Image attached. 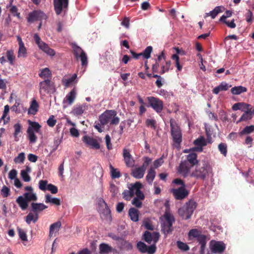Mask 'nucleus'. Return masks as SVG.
<instances>
[{
  "mask_svg": "<svg viewBox=\"0 0 254 254\" xmlns=\"http://www.w3.org/2000/svg\"><path fill=\"white\" fill-rule=\"evenodd\" d=\"M73 50L76 58H79L81 60L83 70L80 71V73L82 75L85 71L86 67L87 65L88 61L87 55L82 49L78 46H74L73 47Z\"/></svg>",
  "mask_w": 254,
  "mask_h": 254,
  "instance_id": "9",
  "label": "nucleus"
},
{
  "mask_svg": "<svg viewBox=\"0 0 254 254\" xmlns=\"http://www.w3.org/2000/svg\"><path fill=\"white\" fill-rule=\"evenodd\" d=\"M165 221L162 225V231L165 235L172 233L173 229L172 225L175 222L174 216L169 213H166L164 215Z\"/></svg>",
  "mask_w": 254,
  "mask_h": 254,
  "instance_id": "10",
  "label": "nucleus"
},
{
  "mask_svg": "<svg viewBox=\"0 0 254 254\" xmlns=\"http://www.w3.org/2000/svg\"><path fill=\"white\" fill-rule=\"evenodd\" d=\"M54 9L57 15L64 14L67 11L69 0H53Z\"/></svg>",
  "mask_w": 254,
  "mask_h": 254,
  "instance_id": "8",
  "label": "nucleus"
},
{
  "mask_svg": "<svg viewBox=\"0 0 254 254\" xmlns=\"http://www.w3.org/2000/svg\"><path fill=\"white\" fill-rule=\"evenodd\" d=\"M18 235L19 238L23 241H27V237L26 233L21 229H18Z\"/></svg>",
  "mask_w": 254,
  "mask_h": 254,
  "instance_id": "62",
  "label": "nucleus"
},
{
  "mask_svg": "<svg viewBox=\"0 0 254 254\" xmlns=\"http://www.w3.org/2000/svg\"><path fill=\"white\" fill-rule=\"evenodd\" d=\"M170 126L174 142L176 144V146L179 147L182 140L181 129L174 120H170Z\"/></svg>",
  "mask_w": 254,
  "mask_h": 254,
  "instance_id": "6",
  "label": "nucleus"
},
{
  "mask_svg": "<svg viewBox=\"0 0 254 254\" xmlns=\"http://www.w3.org/2000/svg\"><path fill=\"white\" fill-rule=\"evenodd\" d=\"M218 149L219 151L224 156H226L227 153V146L225 143H221L218 145Z\"/></svg>",
  "mask_w": 254,
  "mask_h": 254,
  "instance_id": "55",
  "label": "nucleus"
},
{
  "mask_svg": "<svg viewBox=\"0 0 254 254\" xmlns=\"http://www.w3.org/2000/svg\"><path fill=\"white\" fill-rule=\"evenodd\" d=\"M251 106L250 104L244 103L239 102L234 104L232 107L233 111L241 110L242 112L245 111L249 109Z\"/></svg>",
  "mask_w": 254,
  "mask_h": 254,
  "instance_id": "26",
  "label": "nucleus"
},
{
  "mask_svg": "<svg viewBox=\"0 0 254 254\" xmlns=\"http://www.w3.org/2000/svg\"><path fill=\"white\" fill-rule=\"evenodd\" d=\"M27 50L24 46V45L19 46L18 51V57L20 58H26L27 56Z\"/></svg>",
  "mask_w": 254,
  "mask_h": 254,
  "instance_id": "44",
  "label": "nucleus"
},
{
  "mask_svg": "<svg viewBox=\"0 0 254 254\" xmlns=\"http://www.w3.org/2000/svg\"><path fill=\"white\" fill-rule=\"evenodd\" d=\"M187 161L191 166H193L198 163L197 160V155L196 153L192 152L187 155Z\"/></svg>",
  "mask_w": 254,
  "mask_h": 254,
  "instance_id": "37",
  "label": "nucleus"
},
{
  "mask_svg": "<svg viewBox=\"0 0 254 254\" xmlns=\"http://www.w3.org/2000/svg\"><path fill=\"white\" fill-rule=\"evenodd\" d=\"M152 51V47L151 46L147 47L143 51L142 54V56L146 59H148L150 57L151 53Z\"/></svg>",
  "mask_w": 254,
  "mask_h": 254,
  "instance_id": "53",
  "label": "nucleus"
},
{
  "mask_svg": "<svg viewBox=\"0 0 254 254\" xmlns=\"http://www.w3.org/2000/svg\"><path fill=\"white\" fill-rule=\"evenodd\" d=\"M85 110V105L74 106L71 111V113L75 116L81 115Z\"/></svg>",
  "mask_w": 254,
  "mask_h": 254,
  "instance_id": "40",
  "label": "nucleus"
},
{
  "mask_svg": "<svg viewBox=\"0 0 254 254\" xmlns=\"http://www.w3.org/2000/svg\"><path fill=\"white\" fill-rule=\"evenodd\" d=\"M197 206L196 203L190 200L178 210L179 215L184 219H189L191 216Z\"/></svg>",
  "mask_w": 254,
  "mask_h": 254,
  "instance_id": "5",
  "label": "nucleus"
},
{
  "mask_svg": "<svg viewBox=\"0 0 254 254\" xmlns=\"http://www.w3.org/2000/svg\"><path fill=\"white\" fill-rule=\"evenodd\" d=\"M135 191H124L123 193V197L127 200H129L134 195Z\"/></svg>",
  "mask_w": 254,
  "mask_h": 254,
  "instance_id": "58",
  "label": "nucleus"
},
{
  "mask_svg": "<svg viewBox=\"0 0 254 254\" xmlns=\"http://www.w3.org/2000/svg\"><path fill=\"white\" fill-rule=\"evenodd\" d=\"M45 202L58 206L61 205L60 199L52 197V196L50 194H46L45 195Z\"/></svg>",
  "mask_w": 254,
  "mask_h": 254,
  "instance_id": "29",
  "label": "nucleus"
},
{
  "mask_svg": "<svg viewBox=\"0 0 254 254\" xmlns=\"http://www.w3.org/2000/svg\"><path fill=\"white\" fill-rule=\"evenodd\" d=\"M174 197L177 200H182L189 194V191H172Z\"/></svg>",
  "mask_w": 254,
  "mask_h": 254,
  "instance_id": "41",
  "label": "nucleus"
},
{
  "mask_svg": "<svg viewBox=\"0 0 254 254\" xmlns=\"http://www.w3.org/2000/svg\"><path fill=\"white\" fill-rule=\"evenodd\" d=\"M136 248L141 253H147L148 254H154L157 249L155 244L147 246L144 243L141 241L137 243Z\"/></svg>",
  "mask_w": 254,
  "mask_h": 254,
  "instance_id": "12",
  "label": "nucleus"
},
{
  "mask_svg": "<svg viewBox=\"0 0 254 254\" xmlns=\"http://www.w3.org/2000/svg\"><path fill=\"white\" fill-rule=\"evenodd\" d=\"M254 131V125L246 127L240 132L241 135L250 134Z\"/></svg>",
  "mask_w": 254,
  "mask_h": 254,
  "instance_id": "51",
  "label": "nucleus"
},
{
  "mask_svg": "<svg viewBox=\"0 0 254 254\" xmlns=\"http://www.w3.org/2000/svg\"><path fill=\"white\" fill-rule=\"evenodd\" d=\"M39 93L41 98H44L47 95L54 94L56 91L55 84L50 79H45L39 83Z\"/></svg>",
  "mask_w": 254,
  "mask_h": 254,
  "instance_id": "4",
  "label": "nucleus"
},
{
  "mask_svg": "<svg viewBox=\"0 0 254 254\" xmlns=\"http://www.w3.org/2000/svg\"><path fill=\"white\" fill-rule=\"evenodd\" d=\"M57 121L55 119V117L51 115L47 121L48 125L50 127H53L56 124Z\"/></svg>",
  "mask_w": 254,
  "mask_h": 254,
  "instance_id": "61",
  "label": "nucleus"
},
{
  "mask_svg": "<svg viewBox=\"0 0 254 254\" xmlns=\"http://www.w3.org/2000/svg\"><path fill=\"white\" fill-rule=\"evenodd\" d=\"M225 10V8L223 6H218L212 11L208 13H205L204 17L206 18L208 16H211L212 19H214L216 16L220 13L223 12Z\"/></svg>",
  "mask_w": 254,
  "mask_h": 254,
  "instance_id": "25",
  "label": "nucleus"
},
{
  "mask_svg": "<svg viewBox=\"0 0 254 254\" xmlns=\"http://www.w3.org/2000/svg\"><path fill=\"white\" fill-rule=\"evenodd\" d=\"M123 157L127 166L131 167L134 165V161L128 150L123 149Z\"/></svg>",
  "mask_w": 254,
  "mask_h": 254,
  "instance_id": "21",
  "label": "nucleus"
},
{
  "mask_svg": "<svg viewBox=\"0 0 254 254\" xmlns=\"http://www.w3.org/2000/svg\"><path fill=\"white\" fill-rule=\"evenodd\" d=\"M99 204L103 208L101 213L104 216V219L110 220L111 219V210L107 203L103 199H101L99 200Z\"/></svg>",
  "mask_w": 254,
  "mask_h": 254,
  "instance_id": "20",
  "label": "nucleus"
},
{
  "mask_svg": "<svg viewBox=\"0 0 254 254\" xmlns=\"http://www.w3.org/2000/svg\"><path fill=\"white\" fill-rule=\"evenodd\" d=\"M114 110H108L103 113L99 117V121L102 125L110 123L112 117L114 116Z\"/></svg>",
  "mask_w": 254,
  "mask_h": 254,
  "instance_id": "18",
  "label": "nucleus"
},
{
  "mask_svg": "<svg viewBox=\"0 0 254 254\" xmlns=\"http://www.w3.org/2000/svg\"><path fill=\"white\" fill-rule=\"evenodd\" d=\"M39 105L36 100L33 99L28 111V114L35 115L38 111Z\"/></svg>",
  "mask_w": 254,
  "mask_h": 254,
  "instance_id": "30",
  "label": "nucleus"
},
{
  "mask_svg": "<svg viewBox=\"0 0 254 254\" xmlns=\"http://www.w3.org/2000/svg\"><path fill=\"white\" fill-rule=\"evenodd\" d=\"M164 163V160L162 157L155 160L153 162L154 167L155 168H158L160 167Z\"/></svg>",
  "mask_w": 254,
  "mask_h": 254,
  "instance_id": "64",
  "label": "nucleus"
},
{
  "mask_svg": "<svg viewBox=\"0 0 254 254\" xmlns=\"http://www.w3.org/2000/svg\"><path fill=\"white\" fill-rule=\"evenodd\" d=\"M247 91L246 88L242 86H235L231 88V93L234 95H239Z\"/></svg>",
  "mask_w": 254,
  "mask_h": 254,
  "instance_id": "43",
  "label": "nucleus"
},
{
  "mask_svg": "<svg viewBox=\"0 0 254 254\" xmlns=\"http://www.w3.org/2000/svg\"><path fill=\"white\" fill-rule=\"evenodd\" d=\"M156 176V172L155 170L151 167L148 171L147 174L146 176V180L149 184H151Z\"/></svg>",
  "mask_w": 254,
  "mask_h": 254,
  "instance_id": "34",
  "label": "nucleus"
},
{
  "mask_svg": "<svg viewBox=\"0 0 254 254\" xmlns=\"http://www.w3.org/2000/svg\"><path fill=\"white\" fill-rule=\"evenodd\" d=\"M205 132L207 135V138L209 143H211V135L212 134V131L210 126L206 123L204 124Z\"/></svg>",
  "mask_w": 254,
  "mask_h": 254,
  "instance_id": "46",
  "label": "nucleus"
},
{
  "mask_svg": "<svg viewBox=\"0 0 254 254\" xmlns=\"http://www.w3.org/2000/svg\"><path fill=\"white\" fill-rule=\"evenodd\" d=\"M149 106L151 107L157 113H160L163 109L164 104L162 100L158 98L153 96L147 98Z\"/></svg>",
  "mask_w": 254,
  "mask_h": 254,
  "instance_id": "11",
  "label": "nucleus"
},
{
  "mask_svg": "<svg viewBox=\"0 0 254 254\" xmlns=\"http://www.w3.org/2000/svg\"><path fill=\"white\" fill-rule=\"evenodd\" d=\"M31 172V168L26 166L25 169L22 170L20 172L21 177L23 180L26 182H29L31 180V178L29 175V174Z\"/></svg>",
  "mask_w": 254,
  "mask_h": 254,
  "instance_id": "27",
  "label": "nucleus"
},
{
  "mask_svg": "<svg viewBox=\"0 0 254 254\" xmlns=\"http://www.w3.org/2000/svg\"><path fill=\"white\" fill-rule=\"evenodd\" d=\"M10 11L13 16H16L19 19L20 18V13L18 12V9L15 6H11Z\"/></svg>",
  "mask_w": 254,
  "mask_h": 254,
  "instance_id": "63",
  "label": "nucleus"
},
{
  "mask_svg": "<svg viewBox=\"0 0 254 254\" xmlns=\"http://www.w3.org/2000/svg\"><path fill=\"white\" fill-rule=\"evenodd\" d=\"M39 188L42 190H58V188L55 186L48 184L46 180H40L39 182Z\"/></svg>",
  "mask_w": 254,
  "mask_h": 254,
  "instance_id": "23",
  "label": "nucleus"
},
{
  "mask_svg": "<svg viewBox=\"0 0 254 254\" xmlns=\"http://www.w3.org/2000/svg\"><path fill=\"white\" fill-rule=\"evenodd\" d=\"M210 248L212 253L221 254L226 249V245L222 241H211L210 244Z\"/></svg>",
  "mask_w": 254,
  "mask_h": 254,
  "instance_id": "13",
  "label": "nucleus"
},
{
  "mask_svg": "<svg viewBox=\"0 0 254 254\" xmlns=\"http://www.w3.org/2000/svg\"><path fill=\"white\" fill-rule=\"evenodd\" d=\"M244 114L242 115L240 119L236 122L237 124L239 123L242 121H246L251 120L254 114V109L252 108L251 106L243 112Z\"/></svg>",
  "mask_w": 254,
  "mask_h": 254,
  "instance_id": "22",
  "label": "nucleus"
},
{
  "mask_svg": "<svg viewBox=\"0 0 254 254\" xmlns=\"http://www.w3.org/2000/svg\"><path fill=\"white\" fill-rule=\"evenodd\" d=\"M109 167L111 176L113 178H119L121 177L120 172L117 169L114 168L111 164H110Z\"/></svg>",
  "mask_w": 254,
  "mask_h": 254,
  "instance_id": "48",
  "label": "nucleus"
},
{
  "mask_svg": "<svg viewBox=\"0 0 254 254\" xmlns=\"http://www.w3.org/2000/svg\"><path fill=\"white\" fill-rule=\"evenodd\" d=\"M61 141H62V138H60L59 137H57V138H55L54 141V144L52 146V148H53L52 151H55V150H57L58 146L61 143Z\"/></svg>",
  "mask_w": 254,
  "mask_h": 254,
  "instance_id": "60",
  "label": "nucleus"
},
{
  "mask_svg": "<svg viewBox=\"0 0 254 254\" xmlns=\"http://www.w3.org/2000/svg\"><path fill=\"white\" fill-rule=\"evenodd\" d=\"M146 169L142 166L135 168L132 171L133 176L136 179H141L143 178Z\"/></svg>",
  "mask_w": 254,
  "mask_h": 254,
  "instance_id": "28",
  "label": "nucleus"
},
{
  "mask_svg": "<svg viewBox=\"0 0 254 254\" xmlns=\"http://www.w3.org/2000/svg\"><path fill=\"white\" fill-rule=\"evenodd\" d=\"M177 246L180 250L184 252L188 251L190 249L189 246L186 243L180 241H178L177 242Z\"/></svg>",
  "mask_w": 254,
  "mask_h": 254,
  "instance_id": "52",
  "label": "nucleus"
},
{
  "mask_svg": "<svg viewBox=\"0 0 254 254\" xmlns=\"http://www.w3.org/2000/svg\"><path fill=\"white\" fill-rule=\"evenodd\" d=\"M173 183L180 187L177 189H173L171 190H186L185 185L182 180L176 179L174 180Z\"/></svg>",
  "mask_w": 254,
  "mask_h": 254,
  "instance_id": "42",
  "label": "nucleus"
},
{
  "mask_svg": "<svg viewBox=\"0 0 254 254\" xmlns=\"http://www.w3.org/2000/svg\"><path fill=\"white\" fill-rule=\"evenodd\" d=\"M47 18L46 15L40 10H35L29 13L27 18L29 22H33L35 21H42L46 20Z\"/></svg>",
  "mask_w": 254,
  "mask_h": 254,
  "instance_id": "15",
  "label": "nucleus"
},
{
  "mask_svg": "<svg viewBox=\"0 0 254 254\" xmlns=\"http://www.w3.org/2000/svg\"><path fill=\"white\" fill-rule=\"evenodd\" d=\"M6 57L10 64L12 65L15 59L13 51L8 50L6 52Z\"/></svg>",
  "mask_w": 254,
  "mask_h": 254,
  "instance_id": "49",
  "label": "nucleus"
},
{
  "mask_svg": "<svg viewBox=\"0 0 254 254\" xmlns=\"http://www.w3.org/2000/svg\"><path fill=\"white\" fill-rule=\"evenodd\" d=\"M208 143V140H206L204 137L200 136L193 141L195 146L192 148L194 151L201 152L203 151V147L206 146Z\"/></svg>",
  "mask_w": 254,
  "mask_h": 254,
  "instance_id": "16",
  "label": "nucleus"
},
{
  "mask_svg": "<svg viewBox=\"0 0 254 254\" xmlns=\"http://www.w3.org/2000/svg\"><path fill=\"white\" fill-rule=\"evenodd\" d=\"M187 161H182L179 166V171L184 176H187L190 172L191 167L192 166L189 164Z\"/></svg>",
  "mask_w": 254,
  "mask_h": 254,
  "instance_id": "24",
  "label": "nucleus"
},
{
  "mask_svg": "<svg viewBox=\"0 0 254 254\" xmlns=\"http://www.w3.org/2000/svg\"><path fill=\"white\" fill-rule=\"evenodd\" d=\"M143 240L148 244H150L153 241V244L156 246V244L159 240L160 234L157 232H153L151 233L148 231H146L143 235Z\"/></svg>",
  "mask_w": 254,
  "mask_h": 254,
  "instance_id": "14",
  "label": "nucleus"
},
{
  "mask_svg": "<svg viewBox=\"0 0 254 254\" xmlns=\"http://www.w3.org/2000/svg\"><path fill=\"white\" fill-rule=\"evenodd\" d=\"M39 76L42 78L45 79L50 78L52 76V73L49 68L45 67L40 70Z\"/></svg>",
  "mask_w": 254,
  "mask_h": 254,
  "instance_id": "33",
  "label": "nucleus"
},
{
  "mask_svg": "<svg viewBox=\"0 0 254 254\" xmlns=\"http://www.w3.org/2000/svg\"><path fill=\"white\" fill-rule=\"evenodd\" d=\"M27 136L29 140V142L30 143L33 144L35 143L37 139V137L35 135L36 133H34L31 131V130H27Z\"/></svg>",
  "mask_w": 254,
  "mask_h": 254,
  "instance_id": "47",
  "label": "nucleus"
},
{
  "mask_svg": "<svg viewBox=\"0 0 254 254\" xmlns=\"http://www.w3.org/2000/svg\"><path fill=\"white\" fill-rule=\"evenodd\" d=\"M212 172V168L207 161H203L199 163L198 166L191 175L197 179H204Z\"/></svg>",
  "mask_w": 254,
  "mask_h": 254,
  "instance_id": "1",
  "label": "nucleus"
},
{
  "mask_svg": "<svg viewBox=\"0 0 254 254\" xmlns=\"http://www.w3.org/2000/svg\"><path fill=\"white\" fill-rule=\"evenodd\" d=\"M188 240L192 241L194 238L200 245V254H204V250L206 244V236L201 234V232L197 229H192L188 233Z\"/></svg>",
  "mask_w": 254,
  "mask_h": 254,
  "instance_id": "3",
  "label": "nucleus"
},
{
  "mask_svg": "<svg viewBox=\"0 0 254 254\" xmlns=\"http://www.w3.org/2000/svg\"><path fill=\"white\" fill-rule=\"evenodd\" d=\"M34 39L39 49L47 55L50 57H53L55 55V51L50 48L47 44L42 41L38 34H34Z\"/></svg>",
  "mask_w": 254,
  "mask_h": 254,
  "instance_id": "7",
  "label": "nucleus"
},
{
  "mask_svg": "<svg viewBox=\"0 0 254 254\" xmlns=\"http://www.w3.org/2000/svg\"><path fill=\"white\" fill-rule=\"evenodd\" d=\"M112 251V248L105 243L99 245V253L100 254H108Z\"/></svg>",
  "mask_w": 254,
  "mask_h": 254,
  "instance_id": "32",
  "label": "nucleus"
},
{
  "mask_svg": "<svg viewBox=\"0 0 254 254\" xmlns=\"http://www.w3.org/2000/svg\"><path fill=\"white\" fill-rule=\"evenodd\" d=\"M48 208V206L42 203H31V211L26 216L25 221L26 223L30 224L31 221L34 223L37 222L39 219V213Z\"/></svg>",
  "mask_w": 254,
  "mask_h": 254,
  "instance_id": "2",
  "label": "nucleus"
},
{
  "mask_svg": "<svg viewBox=\"0 0 254 254\" xmlns=\"http://www.w3.org/2000/svg\"><path fill=\"white\" fill-rule=\"evenodd\" d=\"M29 125L27 130H31V131L34 133H38L39 132L41 126L39 123L35 122H29Z\"/></svg>",
  "mask_w": 254,
  "mask_h": 254,
  "instance_id": "39",
  "label": "nucleus"
},
{
  "mask_svg": "<svg viewBox=\"0 0 254 254\" xmlns=\"http://www.w3.org/2000/svg\"><path fill=\"white\" fill-rule=\"evenodd\" d=\"M22 210H24L27 209L28 207V201L22 196H19L16 200Z\"/></svg>",
  "mask_w": 254,
  "mask_h": 254,
  "instance_id": "35",
  "label": "nucleus"
},
{
  "mask_svg": "<svg viewBox=\"0 0 254 254\" xmlns=\"http://www.w3.org/2000/svg\"><path fill=\"white\" fill-rule=\"evenodd\" d=\"M77 75L76 73L73 74L70 77H64L63 79V82L64 83V85L66 87L69 86L73 82H77Z\"/></svg>",
  "mask_w": 254,
  "mask_h": 254,
  "instance_id": "31",
  "label": "nucleus"
},
{
  "mask_svg": "<svg viewBox=\"0 0 254 254\" xmlns=\"http://www.w3.org/2000/svg\"><path fill=\"white\" fill-rule=\"evenodd\" d=\"M142 186L139 182H136L134 184H129L128 185L129 190H140Z\"/></svg>",
  "mask_w": 254,
  "mask_h": 254,
  "instance_id": "50",
  "label": "nucleus"
},
{
  "mask_svg": "<svg viewBox=\"0 0 254 254\" xmlns=\"http://www.w3.org/2000/svg\"><path fill=\"white\" fill-rule=\"evenodd\" d=\"M76 97V92L74 89H73L70 92H69L65 97L63 100V104L64 107L71 105L74 101Z\"/></svg>",
  "mask_w": 254,
  "mask_h": 254,
  "instance_id": "19",
  "label": "nucleus"
},
{
  "mask_svg": "<svg viewBox=\"0 0 254 254\" xmlns=\"http://www.w3.org/2000/svg\"><path fill=\"white\" fill-rule=\"evenodd\" d=\"M82 141L88 147L92 149H98L100 148V146L99 143L96 139L92 137L86 135H84L82 138Z\"/></svg>",
  "mask_w": 254,
  "mask_h": 254,
  "instance_id": "17",
  "label": "nucleus"
},
{
  "mask_svg": "<svg viewBox=\"0 0 254 254\" xmlns=\"http://www.w3.org/2000/svg\"><path fill=\"white\" fill-rule=\"evenodd\" d=\"M138 210L134 208H131L129 209L128 215L130 219L134 222L138 221Z\"/></svg>",
  "mask_w": 254,
  "mask_h": 254,
  "instance_id": "36",
  "label": "nucleus"
},
{
  "mask_svg": "<svg viewBox=\"0 0 254 254\" xmlns=\"http://www.w3.org/2000/svg\"><path fill=\"white\" fill-rule=\"evenodd\" d=\"M25 158L24 153L21 152L14 158V161L15 163H23L25 160Z\"/></svg>",
  "mask_w": 254,
  "mask_h": 254,
  "instance_id": "56",
  "label": "nucleus"
},
{
  "mask_svg": "<svg viewBox=\"0 0 254 254\" xmlns=\"http://www.w3.org/2000/svg\"><path fill=\"white\" fill-rule=\"evenodd\" d=\"M156 121L154 119H147L146 121V125L148 127H150L153 129L156 127Z\"/></svg>",
  "mask_w": 254,
  "mask_h": 254,
  "instance_id": "59",
  "label": "nucleus"
},
{
  "mask_svg": "<svg viewBox=\"0 0 254 254\" xmlns=\"http://www.w3.org/2000/svg\"><path fill=\"white\" fill-rule=\"evenodd\" d=\"M245 17L247 22L249 23H251L254 21V16L252 12L250 10H247L245 14Z\"/></svg>",
  "mask_w": 254,
  "mask_h": 254,
  "instance_id": "54",
  "label": "nucleus"
},
{
  "mask_svg": "<svg viewBox=\"0 0 254 254\" xmlns=\"http://www.w3.org/2000/svg\"><path fill=\"white\" fill-rule=\"evenodd\" d=\"M170 61L166 62L165 64L161 66V73L163 74L165 72L168 71L170 69Z\"/></svg>",
  "mask_w": 254,
  "mask_h": 254,
  "instance_id": "57",
  "label": "nucleus"
},
{
  "mask_svg": "<svg viewBox=\"0 0 254 254\" xmlns=\"http://www.w3.org/2000/svg\"><path fill=\"white\" fill-rule=\"evenodd\" d=\"M61 225L62 224L60 221H58L51 224L50 227L49 236L52 237L55 232L58 231Z\"/></svg>",
  "mask_w": 254,
  "mask_h": 254,
  "instance_id": "38",
  "label": "nucleus"
},
{
  "mask_svg": "<svg viewBox=\"0 0 254 254\" xmlns=\"http://www.w3.org/2000/svg\"><path fill=\"white\" fill-rule=\"evenodd\" d=\"M33 191H28L24 194V198L29 202L31 201H35L37 199V197L35 193H32Z\"/></svg>",
  "mask_w": 254,
  "mask_h": 254,
  "instance_id": "45",
  "label": "nucleus"
}]
</instances>
